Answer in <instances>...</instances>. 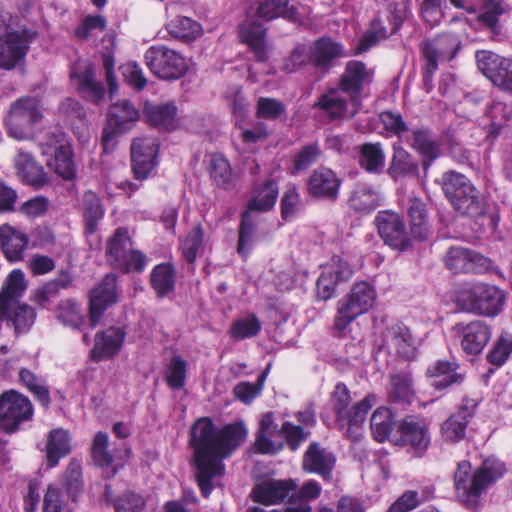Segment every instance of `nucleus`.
<instances>
[{
    "label": "nucleus",
    "instance_id": "1",
    "mask_svg": "<svg viewBox=\"0 0 512 512\" xmlns=\"http://www.w3.org/2000/svg\"><path fill=\"white\" fill-rule=\"evenodd\" d=\"M247 430L242 422L217 428L211 418L202 417L189 431V446L193 450L195 477L203 497L214 488L213 480L225 472L223 460L245 440Z\"/></svg>",
    "mask_w": 512,
    "mask_h": 512
},
{
    "label": "nucleus",
    "instance_id": "2",
    "mask_svg": "<svg viewBox=\"0 0 512 512\" xmlns=\"http://www.w3.org/2000/svg\"><path fill=\"white\" fill-rule=\"evenodd\" d=\"M505 471V464L494 458L484 460L474 473H471L469 461L459 462L454 473V484L460 502L472 510L479 508L482 493L500 479Z\"/></svg>",
    "mask_w": 512,
    "mask_h": 512
},
{
    "label": "nucleus",
    "instance_id": "3",
    "mask_svg": "<svg viewBox=\"0 0 512 512\" xmlns=\"http://www.w3.org/2000/svg\"><path fill=\"white\" fill-rule=\"evenodd\" d=\"M26 288L24 273L13 270L0 292V320L12 326L16 335L28 332L36 319L33 307L19 303Z\"/></svg>",
    "mask_w": 512,
    "mask_h": 512
},
{
    "label": "nucleus",
    "instance_id": "4",
    "mask_svg": "<svg viewBox=\"0 0 512 512\" xmlns=\"http://www.w3.org/2000/svg\"><path fill=\"white\" fill-rule=\"evenodd\" d=\"M442 190L456 212L478 218L485 213V198L464 174L450 170L441 177Z\"/></svg>",
    "mask_w": 512,
    "mask_h": 512
},
{
    "label": "nucleus",
    "instance_id": "5",
    "mask_svg": "<svg viewBox=\"0 0 512 512\" xmlns=\"http://www.w3.org/2000/svg\"><path fill=\"white\" fill-rule=\"evenodd\" d=\"M457 303L464 311L494 317L504 306L505 294L494 285L479 282L463 289Z\"/></svg>",
    "mask_w": 512,
    "mask_h": 512
},
{
    "label": "nucleus",
    "instance_id": "6",
    "mask_svg": "<svg viewBox=\"0 0 512 512\" xmlns=\"http://www.w3.org/2000/svg\"><path fill=\"white\" fill-rule=\"evenodd\" d=\"M376 299V292L372 285L362 281L355 283L350 293L338 302L334 327L340 332L360 315L372 308Z\"/></svg>",
    "mask_w": 512,
    "mask_h": 512
},
{
    "label": "nucleus",
    "instance_id": "7",
    "mask_svg": "<svg viewBox=\"0 0 512 512\" xmlns=\"http://www.w3.org/2000/svg\"><path fill=\"white\" fill-rule=\"evenodd\" d=\"M40 101L36 97L25 96L14 101L6 117L10 136L15 139H27L34 131V124L42 119Z\"/></svg>",
    "mask_w": 512,
    "mask_h": 512
},
{
    "label": "nucleus",
    "instance_id": "8",
    "mask_svg": "<svg viewBox=\"0 0 512 512\" xmlns=\"http://www.w3.org/2000/svg\"><path fill=\"white\" fill-rule=\"evenodd\" d=\"M146 66L163 80H177L188 71L186 59L165 45H153L144 54Z\"/></svg>",
    "mask_w": 512,
    "mask_h": 512
},
{
    "label": "nucleus",
    "instance_id": "9",
    "mask_svg": "<svg viewBox=\"0 0 512 512\" xmlns=\"http://www.w3.org/2000/svg\"><path fill=\"white\" fill-rule=\"evenodd\" d=\"M34 414L30 399L15 391H5L0 395V429L12 434L21 425L32 420Z\"/></svg>",
    "mask_w": 512,
    "mask_h": 512
},
{
    "label": "nucleus",
    "instance_id": "10",
    "mask_svg": "<svg viewBox=\"0 0 512 512\" xmlns=\"http://www.w3.org/2000/svg\"><path fill=\"white\" fill-rule=\"evenodd\" d=\"M373 78L374 71L369 69L364 62L350 60L346 63L335 87L348 96L355 109L352 116L360 109L363 90L372 83Z\"/></svg>",
    "mask_w": 512,
    "mask_h": 512
},
{
    "label": "nucleus",
    "instance_id": "11",
    "mask_svg": "<svg viewBox=\"0 0 512 512\" xmlns=\"http://www.w3.org/2000/svg\"><path fill=\"white\" fill-rule=\"evenodd\" d=\"M420 47L427 62V70L429 74H433L439 63L449 62L456 57L462 47V41L457 34L447 32L424 40Z\"/></svg>",
    "mask_w": 512,
    "mask_h": 512
},
{
    "label": "nucleus",
    "instance_id": "12",
    "mask_svg": "<svg viewBox=\"0 0 512 512\" xmlns=\"http://www.w3.org/2000/svg\"><path fill=\"white\" fill-rule=\"evenodd\" d=\"M380 349L402 360H413L417 355V342L408 326L397 322L381 332Z\"/></svg>",
    "mask_w": 512,
    "mask_h": 512
},
{
    "label": "nucleus",
    "instance_id": "13",
    "mask_svg": "<svg viewBox=\"0 0 512 512\" xmlns=\"http://www.w3.org/2000/svg\"><path fill=\"white\" fill-rule=\"evenodd\" d=\"M379 236L391 248L405 251L411 246V239L403 217L391 210L379 211L375 217Z\"/></svg>",
    "mask_w": 512,
    "mask_h": 512
},
{
    "label": "nucleus",
    "instance_id": "14",
    "mask_svg": "<svg viewBox=\"0 0 512 512\" xmlns=\"http://www.w3.org/2000/svg\"><path fill=\"white\" fill-rule=\"evenodd\" d=\"M480 72L495 86L512 94V60L491 51L476 52Z\"/></svg>",
    "mask_w": 512,
    "mask_h": 512
},
{
    "label": "nucleus",
    "instance_id": "15",
    "mask_svg": "<svg viewBox=\"0 0 512 512\" xmlns=\"http://www.w3.org/2000/svg\"><path fill=\"white\" fill-rule=\"evenodd\" d=\"M140 118L139 110L129 100L113 103L107 116V127L103 131L102 143L106 148L117 135L132 129Z\"/></svg>",
    "mask_w": 512,
    "mask_h": 512
},
{
    "label": "nucleus",
    "instance_id": "16",
    "mask_svg": "<svg viewBox=\"0 0 512 512\" xmlns=\"http://www.w3.org/2000/svg\"><path fill=\"white\" fill-rule=\"evenodd\" d=\"M117 278L114 274H107L103 280L90 292L89 323L95 328L102 319L104 312L118 300Z\"/></svg>",
    "mask_w": 512,
    "mask_h": 512
},
{
    "label": "nucleus",
    "instance_id": "17",
    "mask_svg": "<svg viewBox=\"0 0 512 512\" xmlns=\"http://www.w3.org/2000/svg\"><path fill=\"white\" fill-rule=\"evenodd\" d=\"M478 402L464 397L458 410L451 414L441 425L442 438L449 443H457L466 437V429L474 417Z\"/></svg>",
    "mask_w": 512,
    "mask_h": 512
},
{
    "label": "nucleus",
    "instance_id": "18",
    "mask_svg": "<svg viewBox=\"0 0 512 512\" xmlns=\"http://www.w3.org/2000/svg\"><path fill=\"white\" fill-rule=\"evenodd\" d=\"M70 77L75 81L81 96L94 104H99L105 96L103 84L95 78V68L88 62H80L73 67Z\"/></svg>",
    "mask_w": 512,
    "mask_h": 512
},
{
    "label": "nucleus",
    "instance_id": "19",
    "mask_svg": "<svg viewBox=\"0 0 512 512\" xmlns=\"http://www.w3.org/2000/svg\"><path fill=\"white\" fill-rule=\"evenodd\" d=\"M335 463L336 457L332 451L318 442H312L303 455L302 468L305 472L317 474L323 480L330 481Z\"/></svg>",
    "mask_w": 512,
    "mask_h": 512
},
{
    "label": "nucleus",
    "instance_id": "20",
    "mask_svg": "<svg viewBox=\"0 0 512 512\" xmlns=\"http://www.w3.org/2000/svg\"><path fill=\"white\" fill-rule=\"evenodd\" d=\"M399 442L409 445L415 454L421 456L430 444V436L426 424L415 416H407L397 425Z\"/></svg>",
    "mask_w": 512,
    "mask_h": 512
},
{
    "label": "nucleus",
    "instance_id": "21",
    "mask_svg": "<svg viewBox=\"0 0 512 512\" xmlns=\"http://www.w3.org/2000/svg\"><path fill=\"white\" fill-rule=\"evenodd\" d=\"M34 36V32L27 30L9 34L5 41L0 43V68L10 70L21 62L28 51V44Z\"/></svg>",
    "mask_w": 512,
    "mask_h": 512
},
{
    "label": "nucleus",
    "instance_id": "22",
    "mask_svg": "<svg viewBox=\"0 0 512 512\" xmlns=\"http://www.w3.org/2000/svg\"><path fill=\"white\" fill-rule=\"evenodd\" d=\"M345 56L343 46L329 37L316 40L310 49V63L322 75L328 74L335 66V62Z\"/></svg>",
    "mask_w": 512,
    "mask_h": 512
},
{
    "label": "nucleus",
    "instance_id": "23",
    "mask_svg": "<svg viewBox=\"0 0 512 512\" xmlns=\"http://www.w3.org/2000/svg\"><path fill=\"white\" fill-rule=\"evenodd\" d=\"M109 436L106 432L99 431L95 434L90 454L93 463L102 469L104 479H111L124 467V461L115 460L108 451Z\"/></svg>",
    "mask_w": 512,
    "mask_h": 512
},
{
    "label": "nucleus",
    "instance_id": "24",
    "mask_svg": "<svg viewBox=\"0 0 512 512\" xmlns=\"http://www.w3.org/2000/svg\"><path fill=\"white\" fill-rule=\"evenodd\" d=\"M459 370V364L454 361L437 360L428 366L425 374L430 385L442 391L464 381L465 374Z\"/></svg>",
    "mask_w": 512,
    "mask_h": 512
},
{
    "label": "nucleus",
    "instance_id": "25",
    "mask_svg": "<svg viewBox=\"0 0 512 512\" xmlns=\"http://www.w3.org/2000/svg\"><path fill=\"white\" fill-rule=\"evenodd\" d=\"M341 179L328 168L314 170L308 180V193L315 198L336 201L338 198Z\"/></svg>",
    "mask_w": 512,
    "mask_h": 512
},
{
    "label": "nucleus",
    "instance_id": "26",
    "mask_svg": "<svg viewBox=\"0 0 512 512\" xmlns=\"http://www.w3.org/2000/svg\"><path fill=\"white\" fill-rule=\"evenodd\" d=\"M403 141L422 156V167L425 172L430 168L432 162L440 156L439 144L427 128L412 129L410 133L406 134Z\"/></svg>",
    "mask_w": 512,
    "mask_h": 512
},
{
    "label": "nucleus",
    "instance_id": "27",
    "mask_svg": "<svg viewBox=\"0 0 512 512\" xmlns=\"http://www.w3.org/2000/svg\"><path fill=\"white\" fill-rule=\"evenodd\" d=\"M297 488L294 480H269L256 485L251 497L254 502L264 505L278 504L286 499Z\"/></svg>",
    "mask_w": 512,
    "mask_h": 512
},
{
    "label": "nucleus",
    "instance_id": "28",
    "mask_svg": "<svg viewBox=\"0 0 512 512\" xmlns=\"http://www.w3.org/2000/svg\"><path fill=\"white\" fill-rule=\"evenodd\" d=\"M461 347L467 354L477 355L491 338V329L484 321H472L461 328Z\"/></svg>",
    "mask_w": 512,
    "mask_h": 512
},
{
    "label": "nucleus",
    "instance_id": "29",
    "mask_svg": "<svg viewBox=\"0 0 512 512\" xmlns=\"http://www.w3.org/2000/svg\"><path fill=\"white\" fill-rule=\"evenodd\" d=\"M126 333L122 328L109 327L95 336V346L92 351L96 361L115 356L122 347Z\"/></svg>",
    "mask_w": 512,
    "mask_h": 512
},
{
    "label": "nucleus",
    "instance_id": "30",
    "mask_svg": "<svg viewBox=\"0 0 512 512\" xmlns=\"http://www.w3.org/2000/svg\"><path fill=\"white\" fill-rule=\"evenodd\" d=\"M0 243L6 258L16 262L23 259L29 238L24 232L5 224L0 227Z\"/></svg>",
    "mask_w": 512,
    "mask_h": 512
},
{
    "label": "nucleus",
    "instance_id": "31",
    "mask_svg": "<svg viewBox=\"0 0 512 512\" xmlns=\"http://www.w3.org/2000/svg\"><path fill=\"white\" fill-rule=\"evenodd\" d=\"M207 171L213 183L220 189L233 190L236 187L237 177L233 173L228 159L215 153L208 156Z\"/></svg>",
    "mask_w": 512,
    "mask_h": 512
},
{
    "label": "nucleus",
    "instance_id": "32",
    "mask_svg": "<svg viewBox=\"0 0 512 512\" xmlns=\"http://www.w3.org/2000/svg\"><path fill=\"white\" fill-rule=\"evenodd\" d=\"M132 249V241L128 235V230L119 227L107 241V261L115 269L125 267L127 265L126 258Z\"/></svg>",
    "mask_w": 512,
    "mask_h": 512
},
{
    "label": "nucleus",
    "instance_id": "33",
    "mask_svg": "<svg viewBox=\"0 0 512 512\" xmlns=\"http://www.w3.org/2000/svg\"><path fill=\"white\" fill-rule=\"evenodd\" d=\"M278 426L274 423L273 412L265 413L256 432L254 447L260 454H276L283 448V443H275L272 440L274 433H277Z\"/></svg>",
    "mask_w": 512,
    "mask_h": 512
},
{
    "label": "nucleus",
    "instance_id": "34",
    "mask_svg": "<svg viewBox=\"0 0 512 512\" xmlns=\"http://www.w3.org/2000/svg\"><path fill=\"white\" fill-rule=\"evenodd\" d=\"M71 452V437L67 430L56 428L49 432L46 443V460L48 467L58 465L59 460Z\"/></svg>",
    "mask_w": 512,
    "mask_h": 512
},
{
    "label": "nucleus",
    "instance_id": "35",
    "mask_svg": "<svg viewBox=\"0 0 512 512\" xmlns=\"http://www.w3.org/2000/svg\"><path fill=\"white\" fill-rule=\"evenodd\" d=\"M267 28L257 22H252L243 26L241 29V38L254 53V57L259 62H265L269 58V47L266 44Z\"/></svg>",
    "mask_w": 512,
    "mask_h": 512
},
{
    "label": "nucleus",
    "instance_id": "36",
    "mask_svg": "<svg viewBox=\"0 0 512 512\" xmlns=\"http://www.w3.org/2000/svg\"><path fill=\"white\" fill-rule=\"evenodd\" d=\"M387 173L395 180L400 177L417 176L419 174L418 161L402 147L401 142L393 144V155Z\"/></svg>",
    "mask_w": 512,
    "mask_h": 512
},
{
    "label": "nucleus",
    "instance_id": "37",
    "mask_svg": "<svg viewBox=\"0 0 512 512\" xmlns=\"http://www.w3.org/2000/svg\"><path fill=\"white\" fill-rule=\"evenodd\" d=\"M147 122L155 127L173 130L176 127L177 108L173 103L146 102L143 108Z\"/></svg>",
    "mask_w": 512,
    "mask_h": 512
},
{
    "label": "nucleus",
    "instance_id": "38",
    "mask_svg": "<svg viewBox=\"0 0 512 512\" xmlns=\"http://www.w3.org/2000/svg\"><path fill=\"white\" fill-rule=\"evenodd\" d=\"M415 397L413 378L409 372H399L390 376L388 399L392 404L407 405Z\"/></svg>",
    "mask_w": 512,
    "mask_h": 512
},
{
    "label": "nucleus",
    "instance_id": "39",
    "mask_svg": "<svg viewBox=\"0 0 512 512\" xmlns=\"http://www.w3.org/2000/svg\"><path fill=\"white\" fill-rule=\"evenodd\" d=\"M341 93L337 87H331L318 97L313 107L322 111L330 120H338L346 114L348 108V101Z\"/></svg>",
    "mask_w": 512,
    "mask_h": 512
},
{
    "label": "nucleus",
    "instance_id": "40",
    "mask_svg": "<svg viewBox=\"0 0 512 512\" xmlns=\"http://www.w3.org/2000/svg\"><path fill=\"white\" fill-rule=\"evenodd\" d=\"M279 188L275 180H267L258 185L253 191V198L248 203L246 212H266L272 209L278 198Z\"/></svg>",
    "mask_w": 512,
    "mask_h": 512
},
{
    "label": "nucleus",
    "instance_id": "41",
    "mask_svg": "<svg viewBox=\"0 0 512 512\" xmlns=\"http://www.w3.org/2000/svg\"><path fill=\"white\" fill-rule=\"evenodd\" d=\"M348 204L359 214H369L380 206V195L371 186L357 185L351 192Z\"/></svg>",
    "mask_w": 512,
    "mask_h": 512
},
{
    "label": "nucleus",
    "instance_id": "42",
    "mask_svg": "<svg viewBox=\"0 0 512 512\" xmlns=\"http://www.w3.org/2000/svg\"><path fill=\"white\" fill-rule=\"evenodd\" d=\"M256 15L267 21L278 17L296 21L298 13L294 6L289 5L288 0H258Z\"/></svg>",
    "mask_w": 512,
    "mask_h": 512
},
{
    "label": "nucleus",
    "instance_id": "43",
    "mask_svg": "<svg viewBox=\"0 0 512 512\" xmlns=\"http://www.w3.org/2000/svg\"><path fill=\"white\" fill-rule=\"evenodd\" d=\"M407 213L410 219V229L415 238L423 240L428 237V213L426 204L418 197L408 200Z\"/></svg>",
    "mask_w": 512,
    "mask_h": 512
},
{
    "label": "nucleus",
    "instance_id": "44",
    "mask_svg": "<svg viewBox=\"0 0 512 512\" xmlns=\"http://www.w3.org/2000/svg\"><path fill=\"white\" fill-rule=\"evenodd\" d=\"M82 212L85 223V231L88 234H94L99 222L104 217V208L98 195L89 190L83 195Z\"/></svg>",
    "mask_w": 512,
    "mask_h": 512
},
{
    "label": "nucleus",
    "instance_id": "45",
    "mask_svg": "<svg viewBox=\"0 0 512 512\" xmlns=\"http://www.w3.org/2000/svg\"><path fill=\"white\" fill-rule=\"evenodd\" d=\"M397 425L395 416L387 407L377 408L370 419L373 436L378 442H383L389 438L393 430L397 429Z\"/></svg>",
    "mask_w": 512,
    "mask_h": 512
},
{
    "label": "nucleus",
    "instance_id": "46",
    "mask_svg": "<svg viewBox=\"0 0 512 512\" xmlns=\"http://www.w3.org/2000/svg\"><path fill=\"white\" fill-rule=\"evenodd\" d=\"M359 164L365 171L381 174L385 167V153L380 143H365L360 147Z\"/></svg>",
    "mask_w": 512,
    "mask_h": 512
},
{
    "label": "nucleus",
    "instance_id": "47",
    "mask_svg": "<svg viewBox=\"0 0 512 512\" xmlns=\"http://www.w3.org/2000/svg\"><path fill=\"white\" fill-rule=\"evenodd\" d=\"M150 282L159 297H165L175 288V270L169 263L155 266L150 275Z\"/></svg>",
    "mask_w": 512,
    "mask_h": 512
},
{
    "label": "nucleus",
    "instance_id": "48",
    "mask_svg": "<svg viewBox=\"0 0 512 512\" xmlns=\"http://www.w3.org/2000/svg\"><path fill=\"white\" fill-rule=\"evenodd\" d=\"M377 397L374 394H368L364 399L355 403L346 415L338 421L341 427L348 425L347 433L351 434L354 427H359L366 419L369 410L376 404Z\"/></svg>",
    "mask_w": 512,
    "mask_h": 512
},
{
    "label": "nucleus",
    "instance_id": "49",
    "mask_svg": "<svg viewBox=\"0 0 512 512\" xmlns=\"http://www.w3.org/2000/svg\"><path fill=\"white\" fill-rule=\"evenodd\" d=\"M166 28L172 37L186 42L195 40L202 32L198 22L185 16H177L167 23Z\"/></svg>",
    "mask_w": 512,
    "mask_h": 512
},
{
    "label": "nucleus",
    "instance_id": "50",
    "mask_svg": "<svg viewBox=\"0 0 512 512\" xmlns=\"http://www.w3.org/2000/svg\"><path fill=\"white\" fill-rule=\"evenodd\" d=\"M72 279L68 273H62L58 278L47 282L36 290L34 300L40 307H47L52 299L58 296L61 289L70 286Z\"/></svg>",
    "mask_w": 512,
    "mask_h": 512
},
{
    "label": "nucleus",
    "instance_id": "51",
    "mask_svg": "<svg viewBox=\"0 0 512 512\" xmlns=\"http://www.w3.org/2000/svg\"><path fill=\"white\" fill-rule=\"evenodd\" d=\"M56 318L65 326L73 329H79L84 322L79 304L72 299L60 301L56 307Z\"/></svg>",
    "mask_w": 512,
    "mask_h": 512
},
{
    "label": "nucleus",
    "instance_id": "52",
    "mask_svg": "<svg viewBox=\"0 0 512 512\" xmlns=\"http://www.w3.org/2000/svg\"><path fill=\"white\" fill-rule=\"evenodd\" d=\"M271 364H268L265 370L258 376L256 383L240 382L234 387L235 397L245 404H250L262 391Z\"/></svg>",
    "mask_w": 512,
    "mask_h": 512
},
{
    "label": "nucleus",
    "instance_id": "53",
    "mask_svg": "<svg viewBox=\"0 0 512 512\" xmlns=\"http://www.w3.org/2000/svg\"><path fill=\"white\" fill-rule=\"evenodd\" d=\"M187 375V362L180 356H173L165 373L167 385L173 390H180L185 386Z\"/></svg>",
    "mask_w": 512,
    "mask_h": 512
},
{
    "label": "nucleus",
    "instance_id": "54",
    "mask_svg": "<svg viewBox=\"0 0 512 512\" xmlns=\"http://www.w3.org/2000/svg\"><path fill=\"white\" fill-rule=\"evenodd\" d=\"M255 224L250 219L248 212L242 214L239 227L237 252L243 259H246L252 250L254 243Z\"/></svg>",
    "mask_w": 512,
    "mask_h": 512
},
{
    "label": "nucleus",
    "instance_id": "55",
    "mask_svg": "<svg viewBox=\"0 0 512 512\" xmlns=\"http://www.w3.org/2000/svg\"><path fill=\"white\" fill-rule=\"evenodd\" d=\"M419 4V13L426 25L434 28L440 25L445 17L443 0H416Z\"/></svg>",
    "mask_w": 512,
    "mask_h": 512
},
{
    "label": "nucleus",
    "instance_id": "56",
    "mask_svg": "<svg viewBox=\"0 0 512 512\" xmlns=\"http://www.w3.org/2000/svg\"><path fill=\"white\" fill-rule=\"evenodd\" d=\"M386 27L381 19H374L371 22L370 28L360 39L359 45L356 48V54L363 53L371 47L377 45L381 40L389 37Z\"/></svg>",
    "mask_w": 512,
    "mask_h": 512
},
{
    "label": "nucleus",
    "instance_id": "57",
    "mask_svg": "<svg viewBox=\"0 0 512 512\" xmlns=\"http://www.w3.org/2000/svg\"><path fill=\"white\" fill-rule=\"evenodd\" d=\"M505 12L506 6L502 0H486L483 12L478 15V21L497 33L499 17Z\"/></svg>",
    "mask_w": 512,
    "mask_h": 512
},
{
    "label": "nucleus",
    "instance_id": "58",
    "mask_svg": "<svg viewBox=\"0 0 512 512\" xmlns=\"http://www.w3.org/2000/svg\"><path fill=\"white\" fill-rule=\"evenodd\" d=\"M261 330V323L255 314L235 321L230 329V336L235 340H242L256 336Z\"/></svg>",
    "mask_w": 512,
    "mask_h": 512
},
{
    "label": "nucleus",
    "instance_id": "59",
    "mask_svg": "<svg viewBox=\"0 0 512 512\" xmlns=\"http://www.w3.org/2000/svg\"><path fill=\"white\" fill-rule=\"evenodd\" d=\"M159 143L155 138H136L131 145V160L156 161Z\"/></svg>",
    "mask_w": 512,
    "mask_h": 512
},
{
    "label": "nucleus",
    "instance_id": "60",
    "mask_svg": "<svg viewBox=\"0 0 512 512\" xmlns=\"http://www.w3.org/2000/svg\"><path fill=\"white\" fill-rule=\"evenodd\" d=\"M277 434L284 436L291 451H296L301 444L309 438L311 433L300 425H295L290 421H284L282 426L277 430Z\"/></svg>",
    "mask_w": 512,
    "mask_h": 512
},
{
    "label": "nucleus",
    "instance_id": "61",
    "mask_svg": "<svg viewBox=\"0 0 512 512\" xmlns=\"http://www.w3.org/2000/svg\"><path fill=\"white\" fill-rule=\"evenodd\" d=\"M286 114L285 104L275 98L260 97L257 101L256 116L259 119L277 120Z\"/></svg>",
    "mask_w": 512,
    "mask_h": 512
},
{
    "label": "nucleus",
    "instance_id": "62",
    "mask_svg": "<svg viewBox=\"0 0 512 512\" xmlns=\"http://www.w3.org/2000/svg\"><path fill=\"white\" fill-rule=\"evenodd\" d=\"M432 490L426 489L420 495L418 491L408 490L404 492L388 509L387 512H409L415 509L421 502L429 498Z\"/></svg>",
    "mask_w": 512,
    "mask_h": 512
},
{
    "label": "nucleus",
    "instance_id": "63",
    "mask_svg": "<svg viewBox=\"0 0 512 512\" xmlns=\"http://www.w3.org/2000/svg\"><path fill=\"white\" fill-rule=\"evenodd\" d=\"M55 157V172L64 180H72L76 176L72 148L62 146Z\"/></svg>",
    "mask_w": 512,
    "mask_h": 512
},
{
    "label": "nucleus",
    "instance_id": "64",
    "mask_svg": "<svg viewBox=\"0 0 512 512\" xmlns=\"http://www.w3.org/2000/svg\"><path fill=\"white\" fill-rule=\"evenodd\" d=\"M115 512H142L146 501L141 494L133 491H125L113 502Z\"/></svg>",
    "mask_w": 512,
    "mask_h": 512
}]
</instances>
